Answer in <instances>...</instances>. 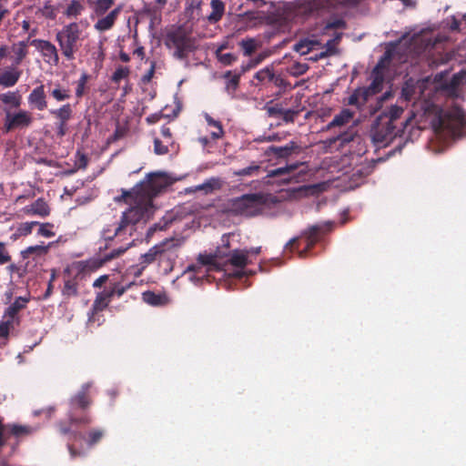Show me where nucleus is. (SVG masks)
<instances>
[{
  "mask_svg": "<svg viewBox=\"0 0 466 466\" xmlns=\"http://www.w3.org/2000/svg\"><path fill=\"white\" fill-rule=\"evenodd\" d=\"M220 187L221 180L217 177H211L203 184L196 186L194 191H204L206 194H208Z\"/></svg>",
  "mask_w": 466,
  "mask_h": 466,
  "instance_id": "30",
  "label": "nucleus"
},
{
  "mask_svg": "<svg viewBox=\"0 0 466 466\" xmlns=\"http://www.w3.org/2000/svg\"><path fill=\"white\" fill-rule=\"evenodd\" d=\"M137 200V185L131 190L122 189L121 196L116 198L117 202H125L126 204H132Z\"/></svg>",
  "mask_w": 466,
  "mask_h": 466,
  "instance_id": "45",
  "label": "nucleus"
},
{
  "mask_svg": "<svg viewBox=\"0 0 466 466\" xmlns=\"http://www.w3.org/2000/svg\"><path fill=\"white\" fill-rule=\"evenodd\" d=\"M84 39L83 31L76 22L64 25L56 34L61 54L67 61L76 59V54L81 49Z\"/></svg>",
  "mask_w": 466,
  "mask_h": 466,
  "instance_id": "3",
  "label": "nucleus"
},
{
  "mask_svg": "<svg viewBox=\"0 0 466 466\" xmlns=\"http://www.w3.org/2000/svg\"><path fill=\"white\" fill-rule=\"evenodd\" d=\"M121 11L122 5H118L117 7L111 10L106 15H104L103 16H100L96 23L94 25V28L98 32H106L110 30L114 26Z\"/></svg>",
  "mask_w": 466,
  "mask_h": 466,
  "instance_id": "16",
  "label": "nucleus"
},
{
  "mask_svg": "<svg viewBox=\"0 0 466 466\" xmlns=\"http://www.w3.org/2000/svg\"><path fill=\"white\" fill-rule=\"evenodd\" d=\"M21 76V71L16 68H9L0 74V86L4 87H12L18 82Z\"/></svg>",
  "mask_w": 466,
  "mask_h": 466,
  "instance_id": "25",
  "label": "nucleus"
},
{
  "mask_svg": "<svg viewBox=\"0 0 466 466\" xmlns=\"http://www.w3.org/2000/svg\"><path fill=\"white\" fill-rule=\"evenodd\" d=\"M309 69L307 64L294 63L290 68V73L294 76H301L305 74Z\"/></svg>",
  "mask_w": 466,
  "mask_h": 466,
  "instance_id": "57",
  "label": "nucleus"
},
{
  "mask_svg": "<svg viewBox=\"0 0 466 466\" xmlns=\"http://www.w3.org/2000/svg\"><path fill=\"white\" fill-rule=\"evenodd\" d=\"M159 247H157V244L153 246L148 249L147 252L145 254H142L139 258V263L137 267H140L138 269V272H136V276H139L141 272L149 265H151L154 262L158 263L157 258V252H158Z\"/></svg>",
  "mask_w": 466,
  "mask_h": 466,
  "instance_id": "21",
  "label": "nucleus"
},
{
  "mask_svg": "<svg viewBox=\"0 0 466 466\" xmlns=\"http://www.w3.org/2000/svg\"><path fill=\"white\" fill-rule=\"evenodd\" d=\"M274 76L273 68L269 66H266L265 68L258 71L255 76L254 79H256L258 83H267L271 82V79Z\"/></svg>",
  "mask_w": 466,
  "mask_h": 466,
  "instance_id": "44",
  "label": "nucleus"
},
{
  "mask_svg": "<svg viewBox=\"0 0 466 466\" xmlns=\"http://www.w3.org/2000/svg\"><path fill=\"white\" fill-rule=\"evenodd\" d=\"M143 300L151 306H159L164 302L163 296L155 293L154 291H145L142 294Z\"/></svg>",
  "mask_w": 466,
  "mask_h": 466,
  "instance_id": "41",
  "label": "nucleus"
},
{
  "mask_svg": "<svg viewBox=\"0 0 466 466\" xmlns=\"http://www.w3.org/2000/svg\"><path fill=\"white\" fill-rule=\"evenodd\" d=\"M21 319L6 318L4 314L0 321V338L6 339L10 332L20 326Z\"/></svg>",
  "mask_w": 466,
  "mask_h": 466,
  "instance_id": "28",
  "label": "nucleus"
},
{
  "mask_svg": "<svg viewBox=\"0 0 466 466\" xmlns=\"http://www.w3.org/2000/svg\"><path fill=\"white\" fill-rule=\"evenodd\" d=\"M23 211L26 215H30V216L37 215L42 218L48 216L50 213V209H49L47 203L42 198H37L31 205L25 206L23 208Z\"/></svg>",
  "mask_w": 466,
  "mask_h": 466,
  "instance_id": "20",
  "label": "nucleus"
},
{
  "mask_svg": "<svg viewBox=\"0 0 466 466\" xmlns=\"http://www.w3.org/2000/svg\"><path fill=\"white\" fill-rule=\"evenodd\" d=\"M131 286V283L124 286L118 282H110L107 287L109 291H112V298L116 296L120 298Z\"/></svg>",
  "mask_w": 466,
  "mask_h": 466,
  "instance_id": "47",
  "label": "nucleus"
},
{
  "mask_svg": "<svg viewBox=\"0 0 466 466\" xmlns=\"http://www.w3.org/2000/svg\"><path fill=\"white\" fill-rule=\"evenodd\" d=\"M153 203L137 195V200L130 204L129 208L122 213L118 226L114 229L113 237H121L127 234V228L147 220L153 213ZM111 238V237H109Z\"/></svg>",
  "mask_w": 466,
  "mask_h": 466,
  "instance_id": "2",
  "label": "nucleus"
},
{
  "mask_svg": "<svg viewBox=\"0 0 466 466\" xmlns=\"http://www.w3.org/2000/svg\"><path fill=\"white\" fill-rule=\"evenodd\" d=\"M33 122L31 114L25 110H20L15 114L6 112L4 129L5 132H10L13 129L19 127H27Z\"/></svg>",
  "mask_w": 466,
  "mask_h": 466,
  "instance_id": "11",
  "label": "nucleus"
},
{
  "mask_svg": "<svg viewBox=\"0 0 466 466\" xmlns=\"http://www.w3.org/2000/svg\"><path fill=\"white\" fill-rule=\"evenodd\" d=\"M28 104L34 109L43 111L47 107L45 86L40 85L35 87L27 97Z\"/></svg>",
  "mask_w": 466,
  "mask_h": 466,
  "instance_id": "15",
  "label": "nucleus"
},
{
  "mask_svg": "<svg viewBox=\"0 0 466 466\" xmlns=\"http://www.w3.org/2000/svg\"><path fill=\"white\" fill-rule=\"evenodd\" d=\"M38 224H39V222H36V221L25 222L20 225V227L18 228V231H19L20 235H23V236L29 235V234H31V232L33 230V227L35 225H38Z\"/></svg>",
  "mask_w": 466,
  "mask_h": 466,
  "instance_id": "60",
  "label": "nucleus"
},
{
  "mask_svg": "<svg viewBox=\"0 0 466 466\" xmlns=\"http://www.w3.org/2000/svg\"><path fill=\"white\" fill-rule=\"evenodd\" d=\"M403 113V106L391 105L376 117L370 129V137L377 147H386L396 137L401 136L404 127L410 121V117L400 121Z\"/></svg>",
  "mask_w": 466,
  "mask_h": 466,
  "instance_id": "1",
  "label": "nucleus"
},
{
  "mask_svg": "<svg viewBox=\"0 0 466 466\" xmlns=\"http://www.w3.org/2000/svg\"><path fill=\"white\" fill-rule=\"evenodd\" d=\"M464 126V116L461 112L457 111L448 113L439 118L437 129L447 131L449 134L455 136Z\"/></svg>",
  "mask_w": 466,
  "mask_h": 466,
  "instance_id": "9",
  "label": "nucleus"
},
{
  "mask_svg": "<svg viewBox=\"0 0 466 466\" xmlns=\"http://www.w3.org/2000/svg\"><path fill=\"white\" fill-rule=\"evenodd\" d=\"M11 256L6 249L5 244L0 241V265H5L11 261Z\"/></svg>",
  "mask_w": 466,
  "mask_h": 466,
  "instance_id": "61",
  "label": "nucleus"
},
{
  "mask_svg": "<svg viewBox=\"0 0 466 466\" xmlns=\"http://www.w3.org/2000/svg\"><path fill=\"white\" fill-rule=\"evenodd\" d=\"M259 170L260 166L253 163L249 167L234 171L233 174L237 177H247L256 175Z\"/></svg>",
  "mask_w": 466,
  "mask_h": 466,
  "instance_id": "49",
  "label": "nucleus"
},
{
  "mask_svg": "<svg viewBox=\"0 0 466 466\" xmlns=\"http://www.w3.org/2000/svg\"><path fill=\"white\" fill-rule=\"evenodd\" d=\"M47 247L44 245H35L30 246L24 249L21 252V255L24 258H28L30 257H40L45 255L47 252Z\"/></svg>",
  "mask_w": 466,
  "mask_h": 466,
  "instance_id": "37",
  "label": "nucleus"
},
{
  "mask_svg": "<svg viewBox=\"0 0 466 466\" xmlns=\"http://www.w3.org/2000/svg\"><path fill=\"white\" fill-rule=\"evenodd\" d=\"M131 71H130V68L128 66H118L115 72L113 73V75L111 76V81L114 83V84H116L118 85L121 80L123 79H128L129 77V75H130Z\"/></svg>",
  "mask_w": 466,
  "mask_h": 466,
  "instance_id": "39",
  "label": "nucleus"
},
{
  "mask_svg": "<svg viewBox=\"0 0 466 466\" xmlns=\"http://www.w3.org/2000/svg\"><path fill=\"white\" fill-rule=\"evenodd\" d=\"M50 96L57 102H62L71 97L69 89L63 87L60 84L55 85V87L50 90Z\"/></svg>",
  "mask_w": 466,
  "mask_h": 466,
  "instance_id": "36",
  "label": "nucleus"
},
{
  "mask_svg": "<svg viewBox=\"0 0 466 466\" xmlns=\"http://www.w3.org/2000/svg\"><path fill=\"white\" fill-rule=\"evenodd\" d=\"M353 117V113L349 109H343L339 114L336 115L334 118L327 125L326 129L330 130L334 127H344L350 122Z\"/></svg>",
  "mask_w": 466,
  "mask_h": 466,
  "instance_id": "26",
  "label": "nucleus"
},
{
  "mask_svg": "<svg viewBox=\"0 0 466 466\" xmlns=\"http://www.w3.org/2000/svg\"><path fill=\"white\" fill-rule=\"evenodd\" d=\"M210 5L212 12L208 16V20L209 23L215 24L222 18L225 11V5L221 0H211Z\"/></svg>",
  "mask_w": 466,
  "mask_h": 466,
  "instance_id": "29",
  "label": "nucleus"
},
{
  "mask_svg": "<svg viewBox=\"0 0 466 466\" xmlns=\"http://www.w3.org/2000/svg\"><path fill=\"white\" fill-rule=\"evenodd\" d=\"M165 45L169 49H175L173 56L179 60L187 58L197 49L196 39L182 25L172 27L167 32Z\"/></svg>",
  "mask_w": 466,
  "mask_h": 466,
  "instance_id": "4",
  "label": "nucleus"
},
{
  "mask_svg": "<svg viewBox=\"0 0 466 466\" xmlns=\"http://www.w3.org/2000/svg\"><path fill=\"white\" fill-rule=\"evenodd\" d=\"M7 430L9 437L15 436L16 438L27 436L33 432V429L31 427L18 424H7Z\"/></svg>",
  "mask_w": 466,
  "mask_h": 466,
  "instance_id": "33",
  "label": "nucleus"
},
{
  "mask_svg": "<svg viewBox=\"0 0 466 466\" xmlns=\"http://www.w3.org/2000/svg\"><path fill=\"white\" fill-rule=\"evenodd\" d=\"M239 46L243 50L244 56H249L257 50L258 44L254 38H246L239 42Z\"/></svg>",
  "mask_w": 466,
  "mask_h": 466,
  "instance_id": "42",
  "label": "nucleus"
},
{
  "mask_svg": "<svg viewBox=\"0 0 466 466\" xmlns=\"http://www.w3.org/2000/svg\"><path fill=\"white\" fill-rule=\"evenodd\" d=\"M115 0H96L93 10L97 17L103 16L114 5Z\"/></svg>",
  "mask_w": 466,
  "mask_h": 466,
  "instance_id": "34",
  "label": "nucleus"
},
{
  "mask_svg": "<svg viewBox=\"0 0 466 466\" xmlns=\"http://www.w3.org/2000/svg\"><path fill=\"white\" fill-rule=\"evenodd\" d=\"M30 299L25 297H17L4 311L6 318L21 319L20 311L26 308Z\"/></svg>",
  "mask_w": 466,
  "mask_h": 466,
  "instance_id": "19",
  "label": "nucleus"
},
{
  "mask_svg": "<svg viewBox=\"0 0 466 466\" xmlns=\"http://www.w3.org/2000/svg\"><path fill=\"white\" fill-rule=\"evenodd\" d=\"M299 115V111L293 109H283V113L281 114V118L286 123H293L295 121V117Z\"/></svg>",
  "mask_w": 466,
  "mask_h": 466,
  "instance_id": "58",
  "label": "nucleus"
},
{
  "mask_svg": "<svg viewBox=\"0 0 466 466\" xmlns=\"http://www.w3.org/2000/svg\"><path fill=\"white\" fill-rule=\"evenodd\" d=\"M348 104L350 106H356L358 107L362 106L358 89H355L353 93L349 96Z\"/></svg>",
  "mask_w": 466,
  "mask_h": 466,
  "instance_id": "64",
  "label": "nucleus"
},
{
  "mask_svg": "<svg viewBox=\"0 0 466 466\" xmlns=\"http://www.w3.org/2000/svg\"><path fill=\"white\" fill-rule=\"evenodd\" d=\"M167 186L165 177L160 173H150L137 184V195L153 203L156 198Z\"/></svg>",
  "mask_w": 466,
  "mask_h": 466,
  "instance_id": "8",
  "label": "nucleus"
},
{
  "mask_svg": "<svg viewBox=\"0 0 466 466\" xmlns=\"http://www.w3.org/2000/svg\"><path fill=\"white\" fill-rule=\"evenodd\" d=\"M62 292L63 295L67 297L76 296L78 293L77 283L73 279L66 280Z\"/></svg>",
  "mask_w": 466,
  "mask_h": 466,
  "instance_id": "50",
  "label": "nucleus"
},
{
  "mask_svg": "<svg viewBox=\"0 0 466 466\" xmlns=\"http://www.w3.org/2000/svg\"><path fill=\"white\" fill-rule=\"evenodd\" d=\"M112 299V291H109L107 287L98 292L96 296V299L93 302L92 308H91V315L88 318V321H94L95 320V315L104 310L109 304V302Z\"/></svg>",
  "mask_w": 466,
  "mask_h": 466,
  "instance_id": "17",
  "label": "nucleus"
},
{
  "mask_svg": "<svg viewBox=\"0 0 466 466\" xmlns=\"http://www.w3.org/2000/svg\"><path fill=\"white\" fill-rule=\"evenodd\" d=\"M40 53L44 61L50 65L56 66L59 64V54L56 46L48 40L33 39L30 42Z\"/></svg>",
  "mask_w": 466,
  "mask_h": 466,
  "instance_id": "10",
  "label": "nucleus"
},
{
  "mask_svg": "<svg viewBox=\"0 0 466 466\" xmlns=\"http://www.w3.org/2000/svg\"><path fill=\"white\" fill-rule=\"evenodd\" d=\"M30 42L31 41L27 39L26 41L23 40L12 45L11 49L14 53V64L15 66H19L27 56L28 45H30Z\"/></svg>",
  "mask_w": 466,
  "mask_h": 466,
  "instance_id": "23",
  "label": "nucleus"
},
{
  "mask_svg": "<svg viewBox=\"0 0 466 466\" xmlns=\"http://www.w3.org/2000/svg\"><path fill=\"white\" fill-rule=\"evenodd\" d=\"M225 46H220L218 51H217V57H218V60L225 65V66H230L232 65L235 61H237V56L231 53H226V54H222L220 53V51L224 48Z\"/></svg>",
  "mask_w": 466,
  "mask_h": 466,
  "instance_id": "48",
  "label": "nucleus"
},
{
  "mask_svg": "<svg viewBox=\"0 0 466 466\" xmlns=\"http://www.w3.org/2000/svg\"><path fill=\"white\" fill-rule=\"evenodd\" d=\"M91 382L84 383L81 389L70 399V404L73 409L87 410L92 404L90 395Z\"/></svg>",
  "mask_w": 466,
  "mask_h": 466,
  "instance_id": "14",
  "label": "nucleus"
},
{
  "mask_svg": "<svg viewBox=\"0 0 466 466\" xmlns=\"http://www.w3.org/2000/svg\"><path fill=\"white\" fill-rule=\"evenodd\" d=\"M383 65L382 60H380L372 69L371 71V83L370 84L369 90L371 91V94H378L383 88L384 83V76H383Z\"/></svg>",
  "mask_w": 466,
  "mask_h": 466,
  "instance_id": "18",
  "label": "nucleus"
},
{
  "mask_svg": "<svg viewBox=\"0 0 466 466\" xmlns=\"http://www.w3.org/2000/svg\"><path fill=\"white\" fill-rule=\"evenodd\" d=\"M131 243L127 244V246L125 247H120V248H114L112 249L110 252L108 253H106L103 255V258H104V261L106 263L110 260H113L116 258H119L120 256H122L130 247H131Z\"/></svg>",
  "mask_w": 466,
  "mask_h": 466,
  "instance_id": "46",
  "label": "nucleus"
},
{
  "mask_svg": "<svg viewBox=\"0 0 466 466\" xmlns=\"http://www.w3.org/2000/svg\"><path fill=\"white\" fill-rule=\"evenodd\" d=\"M332 225L330 223L317 224L309 226L304 229L299 237H295L286 244V248H299V241L304 238L306 247L299 251V257L304 258L307 257L309 251L321 239V238L329 231L331 230Z\"/></svg>",
  "mask_w": 466,
  "mask_h": 466,
  "instance_id": "7",
  "label": "nucleus"
},
{
  "mask_svg": "<svg viewBox=\"0 0 466 466\" xmlns=\"http://www.w3.org/2000/svg\"><path fill=\"white\" fill-rule=\"evenodd\" d=\"M184 244L185 238L183 237L166 238L157 244V247H159L157 252L158 268L165 275L173 271Z\"/></svg>",
  "mask_w": 466,
  "mask_h": 466,
  "instance_id": "5",
  "label": "nucleus"
},
{
  "mask_svg": "<svg viewBox=\"0 0 466 466\" xmlns=\"http://www.w3.org/2000/svg\"><path fill=\"white\" fill-rule=\"evenodd\" d=\"M346 27V22L343 19H334L332 21H329L326 25V29H338V28H345Z\"/></svg>",
  "mask_w": 466,
  "mask_h": 466,
  "instance_id": "63",
  "label": "nucleus"
},
{
  "mask_svg": "<svg viewBox=\"0 0 466 466\" xmlns=\"http://www.w3.org/2000/svg\"><path fill=\"white\" fill-rule=\"evenodd\" d=\"M241 73H232L231 71H227L224 75V77L228 79L226 89L229 92H235L239 85Z\"/></svg>",
  "mask_w": 466,
  "mask_h": 466,
  "instance_id": "38",
  "label": "nucleus"
},
{
  "mask_svg": "<svg viewBox=\"0 0 466 466\" xmlns=\"http://www.w3.org/2000/svg\"><path fill=\"white\" fill-rule=\"evenodd\" d=\"M0 101L5 105H9L12 107L17 108L21 105V96L18 92H6L0 94Z\"/></svg>",
  "mask_w": 466,
  "mask_h": 466,
  "instance_id": "32",
  "label": "nucleus"
},
{
  "mask_svg": "<svg viewBox=\"0 0 466 466\" xmlns=\"http://www.w3.org/2000/svg\"><path fill=\"white\" fill-rule=\"evenodd\" d=\"M297 148H299L297 143L294 141H291L284 147L270 146L266 150V154L268 156H274L276 157L283 158V157H287L289 155H291V153Z\"/></svg>",
  "mask_w": 466,
  "mask_h": 466,
  "instance_id": "24",
  "label": "nucleus"
},
{
  "mask_svg": "<svg viewBox=\"0 0 466 466\" xmlns=\"http://www.w3.org/2000/svg\"><path fill=\"white\" fill-rule=\"evenodd\" d=\"M90 76L86 72H83L76 81L75 96L77 99H81L83 96L88 91L87 82Z\"/></svg>",
  "mask_w": 466,
  "mask_h": 466,
  "instance_id": "31",
  "label": "nucleus"
},
{
  "mask_svg": "<svg viewBox=\"0 0 466 466\" xmlns=\"http://www.w3.org/2000/svg\"><path fill=\"white\" fill-rule=\"evenodd\" d=\"M50 114L57 120L56 135L64 137L67 132V122L73 116V108L70 104H64L59 108L50 110Z\"/></svg>",
  "mask_w": 466,
  "mask_h": 466,
  "instance_id": "13",
  "label": "nucleus"
},
{
  "mask_svg": "<svg viewBox=\"0 0 466 466\" xmlns=\"http://www.w3.org/2000/svg\"><path fill=\"white\" fill-rule=\"evenodd\" d=\"M248 255L249 251L248 249H234L228 254L227 262L237 268L232 273L233 277L242 279L247 275L244 268L248 264Z\"/></svg>",
  "mask_w": 466,
  "mask_h": 466,
  "instance_id": "12",
  "label": "nucleus"
},
{
  "mask_svg": "<svg viewBox=\"0 0 466 466\" xmlns=\"http://www.w3.org/2000/svg\"><path fill=\"white\" fill-rule=\"evenodd\" d=\"M105 264H106V262L104 261V258L101 257V258H93V259H90V260L86 261V268L87 269H90V270L94 271V270L98 269L99 268H101Z\"/></svg>",
  "mask_w": 466,
  "mask_h": 466,
  "instance_id": "59",
  "label": "nucleus"
},
{
  "mask_svg": "<svg viewBox=\"0 0 466 466\" xmlns=\"http://www.w3.org/2000/svg\"><path fill=\"white\" fill-rule=\"evenodd\" d=\"M154 151L157 155H165L168 152V147L167 145H164L160 139L155 138Z\"/></svg>",
  "mask_w": 466,
  "mask_h": 466,
  "instance_id": "62",
  "label": "nucleus"
},
{
  "mask_svg": "<svg viewBox=\"0 0 466 466\" xmlns=\"http://www.w3.org/2000/svg\"><path fill=\"white\" fill-rule=\"evenodd\" d=\"M207 124L213 127L214 130L210 132L211 139L218 140L221 139L225 136V130L223 125L219 120L214 119L209 114L204 113L203 115Z\"/></svg>",
  "mask_w": 466,
  "mask_h": 466,
  "instance_id": "27",
  "label": "nucleus"
},
{
  "mask_svg": "<svg viewBox=\"0 0 466 466\" xmlns=\"http://www.w3.org/2000/svg\"><path fill=\"white\" fill-rule=\"evenodd\" d=\"M341 35H342L341 34H337L333 39L327 41V43H326L327 50L325 53H321L320 57H323L327 55L335 54V52H336L335 46H336V44H338L340 41Z\"/></svg>",
  "mask_w": 466,
  "mask_h": 466,
  "instance_id": "51",
  "label": "nucleus"
},
{
  "mask_svg": "<svg viewBox=\"0 0 466 466\" xmlns=\"http://www.w3.org/2000/svg\"><path fill=\"white\" fill-rule=\"evenodd\" d=\"M84 10V6L77 0H73L66 7L64 12V15L68 18H76L77 17L82 11Z\"/></svg>",
  "mask_w": 466,
  "mask_h": 466,
  "instance_id": "40",
  "label": "nucleus"
},
{
  "mask_svg": "<svg viewBox=\"0 0 466 466\" xmlns=\"http://www.w3.org/2000/svg\"><path fill=\"white\" fill-rule=\"evenodd\" d=\"M197 259H198V262L199 265L191 264V265L187 266V268L185 270V273L195 272L196 274H200V273H202L203 266H209V267L216 266L214 255L199 254L198 256Z\"/></svg>",
  "mask_w": 466,
  "mask_h": 466,
  "instance_id": "22",
  "label": "nucleus"
},
{
  "mask_svg": "<svg viewBox=\"0 0 466 466\" xmlns=\"http://www.w3.org/2000/svg\"><path fill=\"white\" fill-rule=\"evenodd\" d=\"M262 204L263 197L260 194H245L229 199L226 205V211L233 216L254 217L259 213Z\"/></svg>",
  "mask_w": 466,
  "mask_h": 466,
  "instance_id": "6",
  "label": "nucleus"
},
{
  "mask_svg": "<svg viewBox=\"0 0 466 466\" xmlns=\"http://www.w3.org/2000/svg\"><path fill=\"white\" fill-rule=\"evenodd\" d=\"M105 430L101 428L91 429L86 437V442L87 446L93 447L97 444L105 436Z\"/></svg>",
  "mask_w": 466,
  "mask_h": 466,
  "instance_id": "35",
  "label": "nucleus"
},
{
  "mask_svg": "<svg viewBox=\"0 0 466 466\" xmlns=\"http://www.w3.org/2000/svg\"><path fill=\"white\" fill-rule=\"evenodd\" d=\"M265 109H266L268 116L275 117V116H280L281 114L283 113L284 108L281 104H275L273 106L267 104L265 106Z\"/></svg>",
  "mask_w": 466,
  "mask_h": 466,
  "instance_id": "54",
  "label": "nucleus"
},
{
  "mask_svg": "<svg viewBox=\"0 0 466 466\" xmlns=\"http://www.w3.org/2000/svg\"><path fill=\"white\" fill-rule=\"evenodd\" d=\"M68 420H69V422L71 425H76V426L89 425L93 421L92 417L87 413H85L84 415L77 417L73 412H70L68 415Z\"/></svg>",
  "mask_w": 466,
  "mask_h": 466,
  "instance_id": "43",
  "label": "nucleus"
},
{
  "mask_svg": "<svg viewBox=\"0 0 466 466\" xmlns=\"http://www.w3.org/2000/svg\"><path fill=\"white\" fill-rule=\"evenodd\" d=\"M357 136V132L353 127L350 128L346 132L340 133L337 140L340 141L341 145L348 144L351 141H353L354 137Z\"/></svg>",
  "mask_w": 466,
  "mask_h": 466,
  "instance_id": "52",
  "label": "nucleus"
},
{
  "mask_svg": "<svg viewBox=\"0 0 466 466\" xmlns=\"http://www.w3.org/2000/svg\"><path fill=\"white\" fill-rule=\"evenodd\" d=\"M311 41L307 39L300 40L299 43L295 44L294 50L300 53L301 55H306L311 51Z\"/></svg>",
  "mask_w": 466,
  "mask_h": 466,
  "instance_id": "53",
  "label": "nucleus"
},
{
  "mask_svg": "<svg viewBox=\"0 0 466 466\" xmlns=\"http://www.w3.org/2000/svg\"><path fill=\"white\" fill-rule=\"evenodd\" d=\"M40 227H39V229H38V234L40 236H43V237H46V238H52L55 236V232L53 231V225L50 224V223H43V224H38Z\"/></svg>",
  "mask_w": 466,
  "mask_h": 466,
  "instance_id": "55",
  "label": "nucleus"
},
{
  "mask_svg": "<svg viewBox=\"0 0 466 466\" xmlns=\"http://www.w3.org/2000/svg\"><path fill=\"white\" fill-rule=\"evenodd\" d=\"M71 424H66V422H63V421H60L58 424H57V427H58V430L60 431L61 434L63 435H66V434H71L74 439H76L77 436H80V433L76 432V431H71Z\"/></svg>",
  "mask_w": 466,
  "mask_h": 466,
  "instance_id": "56",
  "label": "nucleus"
}]
</instances>
